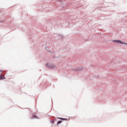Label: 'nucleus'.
<instances>
[{
  "label": "nucleus",
  "mask_w": 127,
  "mask_h": 127,
  "mask_svg": "<svg viewBox=\"0 0 127 127\" xmlns=\"http://www.w3.org/2000/svg\"><path fill=\"white\" fill-rule=\"evenodd\" d=\"M112 41L113 42H115L119 44H124L123 41H121L120 40H112Z\"/></svg>",
  "instance_id": "nucleus-1"
},
{
  "label": "nucleus",
  "mask_w": 127,
  "mask_h": 127,
  "mask_svg": "<svg viewBox=\"0 0 127 127\" xmlns=\"http://www.w3.org/2000/svg\"><path fill=\"white\" fill-rule=\"evenodd\" d=\"M46 66L48 68H53L54 66L53 65H51V64L48 63L47 64H46Z\"/></svg>",
  "instance_id": "nucleus-2"
},
{
  "label": "nucleus",
  "mask_w": 127,
  "mask_h": 127,
  "mask_svg": "<svg viewBox=\"0 0 127 127\" xmlns=\"http://www.w3.org/2000/svg\"><path fill=\"white\" fill-rule=\"evenodd\" d=\"M83 67H79L75 69V70L76 71H81L83 69Z\"/></svg>",
  "instance_id": "nucleus-3"
},
{
  "label": "nucleus",
  "mask_w": 127,
  "mask_h": 127,
  "mask_svg": "<svg viewBox=\"0 0 127 127\" xmlns=\"http://www.w3.org/2000/svg\"><path fill=\"white\" fill-rule=\"evenodd\" d=\"M2 72L0 74V80H3L5 78L4 75L3 76H2Z\"/></svg>",
  "instance_id": "nucleus-4"
},
{
  "label": "nucleus",
  "mask_w": 127,
  "mask_h": 127,
  "mask_svg": "<svg viewBox=\"0 0 127 127\" xmlns=\"http://www.w3.org/2000/svg\"><path fill=\"white\" fill-rule=\"evenodd\" d=\"M37 118V117L35 115L32 116L31 118V119H36Z\"/></svg>",
  "instance_id": "nucleus-5"
},
{
  "label": "nucleus",
  "mask_w": 127,
  "mask_h": 127,
  "mask_svg": "<svg viewBox=\"0 0 127 127\" xmlns=\"http://www.w3.org/2000/svg\"><path fill=\"white\" fill-rule=\"evenodd\" d=\"M62 121H58L57 123V125H59L61 124Z\"/></svg>",
  "instance_id": "nucleus-6"
},
{
  "label": "nucleus",
  "mask_w": 127,
  "mask_h": 127,
  "mask_svg": "<svg viewBox=\"0 0 127 127\" xmlns=\"http://www.w3.org/2000/svg\"><path fill=\"white\" fill-rule=\"evenodd\" d=\"M55 119H52L51 121V123L52 124H53L54 123V120Z\"/></svg>",
  "instance_id": "nucleus-7"
},
{
  "label": "nucleus",
  "mask_w": 127,
  "mask_h": 127,
  "mask_svg": "<svg viewBox=\"0 0 127 127\" xmlns=\"http://www.w3.org/2000/svg\"><path fill=\"white\" fill-rule=\"evenodd\" d=\"M59 36L60 37H63V35H61V34L59 35Z\"/></svg>",
  "instance_id": "nucleus-8"
},
{
  "label": "nucleus",
  "mask_w": 127,
  "mask_h": 127,
  "mask_svg": "<svg viewBox=\"0 0 127 127\" xmlns=\"http://www.w3.org/2000/svg\"><path fill=\"white\" fill-rule=\"evenodd\" d=\"M67 118H63V119H62V120H67Z\"/></svg>",
  "instance_id": "nucleus-9"
},
{
  "label": "nucleus",
  "mask_w": 127,
  "mask_h": 127,
  "mask_svg": "<svg viewBox=\"0 0 127 127\" xmlns=\"http://www.w3.org/2000/svg\"><path fill=\"white\" fill-rule=\"evenodd\" d=\"M123 43H124V44H125L127 45V43H126L123 42Z\"/></svg>",
  "instance_id": "nucleus-10"
},
{
  "label": "nucleus",
  "mask_w": 127,
  "mask_h": 127,
  "mask_svg": "<svg viewBox=\"0 0 127 127\" xmlns=\"http://www.w3.org/2000/svg\"><path fill=\"white\" fill-rule=\"evenodd\" d=\"M58 119H61V120H62V119L63 118L58 117Z\"/></svg>",
  "instance_id": "nucleus-11"
},
{
  "label": "nucleus",
  "mask_w": 127,
  "mask_h": 127,
  "mask_svg": "<svg viewBox=\"0 0 127 127\" xmlns=\"http://www.w3.org/2000/svg\"><path fill=\"white\" fill-rule=\"evenodd\" d=\"M49 52H50V53H53V51H49Z\"/></svg>",
  "instance_id": "nucleus-12"
},
{
  "label": "nucleus",
  "mask_w": 127,
  "mask_h": 127,
  "mask_svg": "<svg viewBox=\"0 0 127 127\" xmlns=\"http://www.w3.org/2000/svg\"><path fill=\"white\" fill-rule=\"evenodd\" d=\"M3 21H0V23L3 22Z\"/></svg>",
  "instance_id": "nucleus-13"
},
{
  "label": "nucleus",
  "mask_w": 127,
  "mask_h": 127,
  "mask_svg": "<svg viewBox=\"0 0 127 127\" xmlns=\"http://www.w3.org/2000/svg\"><path fill=\"white\" fill-rule=\"evenodd\" d=\"M2 70H0V72H2Z\"/></svg>",
  "instance_id": "nucleus-14"
},
{
  "label": "nucleus",
  "mask_w": 127,
  "mask_h": 127,
  "mask_svg": "<svg viewBox=\"0 0 127 127\" xmlns=\"http://www.w3.org/2000/svg\"><path fill=\"white\" fill-rule=\"evenodd\" d=\"M48 48L47 47H46V49H47V48Z\"/></svg>",
  "instance_id": "nucleus-15"
}]
</instances>
